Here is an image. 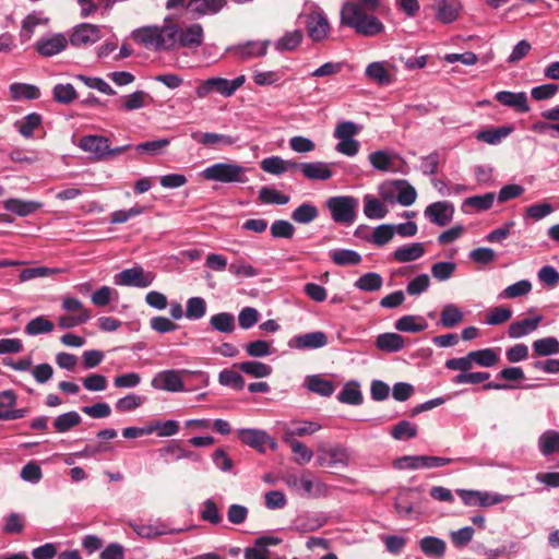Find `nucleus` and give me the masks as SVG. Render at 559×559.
<instances>
[{
	"instance_id": "obj_10",
	"label": "nucleus",
	"mask_w": 559,
	"mask_h": 559,
	"mask_svg": "<svg viewBox=\"0 0 559 559\" xmlns=\"http://www.w3.org/2000/svg\"><path fill=\"white\" fill-rule=\"evenodd\" d=\"M238 438L242 443L255 449L260 453L265 452V445H269L272 450L277 449L275 439L270 437L264 430L240 429L238 430Z\"/></svg>"
},
{
	"instance_id": "obj_41",
	"label": "nucleus",
	"mask_w": 559,
	"mask_h": 559,
	"mask_svg": "<svg viewBox=\"0 0 559 559\" xmlns=\"http://www.w3.org/2000/svg\"><path fill=\"white\" fill-rule=\"evenodd\" d=\"M238 367L243 373L253 378H265L272 373L270 365L257 360L240 362Z\"/></svg>"
},
{
	"instance_id": "obj_29",
	"label": "nucleus",
	"mask_w": 559,
	"mask_h": 559,
	"mask_svg": "<svg viewBox=\"0 0 559 559\" xmlns=\"http://www.w3.org/2000/svg\"><path fill=\"white\" fill-rule=\"evenodd\" d=\"M405 345L404 338L397 333H382L377 336L376 346L385 353L400 352Z\"/></svg>"
},
{
	"instance_id": "obj_35",
	"label": "nucleus",
	"mask_w": 559,
	"mask_h": 559,
	"mask_svg": "<svg viewBox=\"0 0 559 559\" xmlns=\"http://www.w3.org/2000/svg\"><path fill=\"white\" fill-rule=\"evenodd\" d=\"M395 329L401 332L417 333L427 329L428 324L421 317L404 316L395 324Z\"/></svg>"
},
{
	"instance_id": "obj_14",
	"label": "nucleus",
	"mask_w": 559,
	"mask_h": 559,
	"mask_svg": "<svg viewBox=\"0 0 559 559\" xmlns=\"http://www.w3.org/2000/svg\"><path fill=\"white\" fill-rule=\"evenodd\" d=\"M270 40H250L229 48L235 57L240 60L263 57L269 48Z\"/></svg>"
},
{
	"instance_id": "obj_27",
	"label": "nucleus",
	"mask_w": 559,
	"mask_h": 559,
	"mask_svg": "<svg viewBox=\"0 0 559 559\" xmlns=\"http://www.w3.org/2000/svg\"><path fill=\"white\" fill-rule=\"evenodd\" d=\"M305 385L310 392L324 397L331 396L335 391L334 383L323 378L321 374L308 376L306 378Z\"/></svg>"
},
{
	"instance_id": "obj_12",
	"label": "nucleus",
	"mask_w": 559,
	"mask_h": 559,
	"mask_svg": "<svg viewBox=\"0 0 559 559\" xmlns=\"http://www.w3.org/2000/svg\"><path fill=\"white\" fill-rule=\"evenodd\" d=\"M306 26L308 35L313 41L325 39L330 33L328 17L319 10H314L307 15Z\"/></svg>"
},
{
	"instance_id": "obj_36",
	"label": "nucleus",
	"mask_w": 559,
	"mask_h": 559,
	"mask_svg": "<svg viewBox=\"0 0 559 559\" xmlns=\"http://www.w3.org/2000/svg\"><path fill=\"white\" fill-rule=\"evenodd\" d=\"M40 205V203L35 201H23L20 199H9L4 202V209L19 216H27L39 209Z\"/></svg>"
},
{
	"instance_id": "obj_8",
	"label": "nucleus",
	"mask_w": 559,
	"mask_h": 559,
	"mask_svg": "<svg viewBox=\"0 0 559 559\" xmlns=\"http://www.w3.org/2000/svg\"><path fill=\"white\" fill-rule=\"evenodd\" d=\"M195 372L182 369V370H164L157 372L151 381V385L156 390H163L167 392H181L185 390L182 381L183 374H194ZM202 374V372H197Z\"/></svg>"
},
{
	"instance_id": "obj_40",
	"label": "nucleus",
	"mask_w": 559,
	"mask_h": 559,
	"mask_svg": "<svg viewBox=\"0 0 559 559\" xmlns=\"http://www.w3.org/2000/svg\"><path fill=\"white\" fill-rule=\"evenodd\" d=\"M11 98L17 99H37L40 96L39 88L26 83H13L10 85Z\"/></svg>"
},
{
	"instance_id": "obj_6",
	"label": "nucleus",
	"mask_w": 559,
	"mask_h": 559,
	"mask_svg": "<svg viewBox=\"0 0 559 559\" xmlns=\"http://www.w3.org/2000/svg\"><path fill=\"white\" fill-rule=\"evenodd\" d=\"M326 206L334 222L350 225L356 218L358 201L353 197H333L326 201Z\"/></svg>"
},
{
	"instance_id": "obj_11",
	"label": "nucleus",
	"mask_w": 559,
	"mask_h": 559,
	"mask_svg": "<svg viewBox=\"0 0 559 559\" xmlns=\"http://www.w3.org/2000/svg\"><path fill=\"white\" fill-rule=\"evenodd\" d=\"M102 37L100 26L82 23L74 27L69 41L74 47H86L97 43Z\"/></svg>"
},
{
	"instance_id": "obj_64",
	"label": "nucleus",
	"mask_w": 559,
	"mask_h": 559,
	"mask_svg": "<svg viewBox=\"0 0 559 559\" xmlns=\"http://www.w3.org/2000/svg\"><path fill=\"white\" fill-rule=\"evenodd\" d=\"M512 317V310L507 307H495L486 316L485 322L489 325H499L509 321Z\"/></svg>"
},
{
	"instance_id": "obj_43",
	"label": "nucleus",
	"mask_w": 559,
	"mask_h": 559,
	"mask_svg": "<svg viewBox=\"0 0 559 559\" xmlns=\"http://www.w3.org/2000/svg\"><path fill=\"white\" fill-rule=\"evenodd\" d=\"M532 290V283L528 280H521L506 287L500 294V299H514L526 296Z\"/></svg>"
},
{
	"instance_id": "obj_31",
	"label": "nucleus",
	"mask_w": 559,
	"mask_h": 559,
	"mask_svg": "<svg viewBox=\"0 0 559 559\" xmlns=\"http://www.w3.org/2000/svg\"><path fill=\"white\" fill-rule=\"evenodd\" d=\"M538 449L545 456L559 453V431L547 430L538 438Z\"/></svg>"
},
{
	"instance_id": "obj_46",
	"label": "nucleus",
	"mask_w": 559,
	"mask_h": 559,
	"mask_svg": "<svg viewBox=\"0 0 559 559\" xmlns=\"http://www.w3.org/2000/svg\"><path fill=\"white\" fill-rule=\"evenodd\" d=\"M53 323L44 316H39L31 320L25 325V333L29 336H36L39 334L50 333L53 331Z\"/></svg>"
},
{
	"instance_id": "obj_17",
	"label": "nucleus",
	"mask_w": 559,
	"mask_h": 559,
	"mask_svg": "<svg viewBox=\"0 0 559 559\" xmlns=\"http://www.w3.org/2000/svg\"><path fill=\"white\" fill-rule=\"evenodd\" d=\"M366 76L378 85H390L394 82V74L389 63L374 61L367 66Z\"/></svg>"
},
{
	"instance_id": "obj_44",
	"label": "nucleus",
	"mask_w": 559,
	"mask_h": 559,
	"mask_svg": "<svg viewBox=\"0 0 559 559\" xmlns=\"http://www.w3.org/2000/svg\"><path fill=\"white\" fill-rule=\"evenodd\" d=\"M319 216L317 206L311 203H302L292 213V218L299 224H309Z\"/></svg>"
},
{
	"instance_id": "obj_63",
	"label": "nucleus",
	"mask_w": 559,
	"mask_h": 559,
	"mask_svg": "<svg viewBox=\"0 0 559 559\" xmlns=\"http://www.w3.org/2000/svg\"><path fill=\"white\" fill-rule=\"evenodd\" d=\"M144 397L136 395L134 393L127 394L126 396L119 399L115 407L120 413H127L134 411L140 407L144 403Z\"/></svg>"
},
{
	"instance_id": "obj_30",
	"label": "nucleus",
	"mask_w": 559,
	"mask_h": 559,
	"mask_svg": "<svg viewBox=\"0 0 559 559\" xmlns=\"http://www.w3.org/2000/svg\"><path fill=\"white\" fill-rule=\"evenodd\" d=\"M535 356L545 357L559 354V340L554 336H547L535 340L532 344Z\"/></svg>"
},
{
	"instance_id": "obj_37",
	"label": "nucleus",
	"mask_w": 559,
	"mask_h": 559,
	"mask_svg": "<svg viewBox=\"0 0 559 559\" xmlns=\"http://www.w3.org/2000/svg\"><path fill=\"white\" fill-rule=\"evenodd\" d=\"M468 358L472 359L473 365L475 364L486 368L492 367L499 361V356L493 348H484L469 352Z\"/></svg>"
},
{
	"instance_id": "obj_48",
	"label": "nucleus",
	"mask_w": 559,
	"mask_h": 559,
	"mask_svg": "<svg viewBox=\"0 0 559 559\" xmlns=\"http://www.w3.org/2000/svg\"><path fill=\"white\" fill-rule=\"evenodd\" d=\"M321 428L322 426L317 421H297L293 424V428L284 433V437L294 439V437L310 436L319 431Z\"/></svg>"
},
{
	"instance_id": "obj_54",
	"label": "nucleus",
	"mask_w": 559,
	"mask_h": 559,
	"mask_svg": "<svg viewBox=\"0 0 559 559\" xmlns=\"http://www.w3.org/2000/svg\"><path fill=\"white\" fill-rule=\"evenodd\" d=\"M206 313V301L202 297H191L187 300L186 318L199 320Z\"/></svg>"
},
{
	"instance_id": "obj_39",
	"label": "nucleus",
	"mask_w": 559,
	"mask_h": 559,
	"mask_svg": "<svg viewBox=\"0 0 559 559\" xmlns=\"http://www.w3.org/2000/svg\"><path fill=\"white\" fill-rule=\"evenodd\" d=\"M464 319L462 310L454 304H447L440 313V323L444 328H454Z\"/></svg>"
},
{
	"instance_id": "obj_49",
	"label": "nucleus",
	"mask_w": 559,
	"mask_h": 559,
	"mask_svg": "<svg viewBox=\"0 0 559 559\" xmlns=\"http://www.w3.org/2000/svg\"><path fill=\"white\" fill-rule=\"evenodd\" d=\"M495 201V193L488 192L483 195H474L464 200L462 210L467 212V207H474L477 211L489 210Z\"/></svg>"
},
{
	"instance_id": "obj_2",
	"label": "nucleus",
	"mask_w": 559,
	"mask_h": 559,
	"mask_svg": "<svg viewBox=\"0 0 559 559\" xmlns=\"http://www.w3.org/2000/svg\"><path fill=\"white\" fill-rule=\"evenodd\" d=\"M168 41L170 51L177 48L195 49L204 41V31L201 24H178L173 16H168Z\"/></svg>"
},
{
	"instance_id": "obj_61",
	"label": "nucleus",
	"mask_w": 559,
	"mask_h": 559,
	"mask_svg": "<svg viewBox=\"0 0 559 559\" xmlns=\"http://www.w3.org/2000/svg\"><path fill=\"white\" fill-rule=\"evenodd\" d=\"M53 99L60 104H70L76 98V91L70 83L57 84L52 91Z\"/></svg>"
},
{
	"instance_id": "obj_55",
	"label": "nucleus",
	"mask_w": 559,
	"mask_h": 559,
	"mask_svg": "<svg viewBox=\"0 0 559 559\" xmlns=\"http://www.w3.org/2000/svg\"><path fill=\"white\" fill-rule=\"evenodd\" d=\"M417 426L409 423L408 420H402L392 427L391 436L395 440H408L417 436Z\"/></svg>"
},
{
	"instance_id": "obj_47",
	"label": "nucleus",
	"mask_w": 559,
	"mask_h": 559,
	"mask_svg": "<svg viewBox=\"0 0 559 559\" xmlns=\"http://www.w3.org/2000/svg\"><path fill=\"white\" fill-rule=\"evenodd\" d=\"M283 439L285 442L289 443L293 453L296 455L295 461L297 464L302 465L312 460L313 452L307 448L306 444L289 437H283Z\"/></svg>"
},
{
	"instance_id": "obj_38",
	"label": "nucleus",
	"mask_w": 559,
	"mask_h": 559,
	"mask_svg": "<svg viewBox=\"0 0 559 559\" xmlns=\"http://www.w3.org/2000/svg\"><path fill=\"white\" fill-rule=\"evenodd\" d=\"M330 258L334 264L340 266L357 265L361 262V255L350 249H337L330 252Z\"/></svg>"
},
{
	"instance_id": "obj_26",
	"label": "nucleus",
	"mask_w": 559,
	"mask_h": 559,
	"mask_svg": "<svg viewBox=\"0 0 559 559\" xmlns=\"http://www.w3.org/2000/svg\"><path fill=\"white\" fill-rule=\"evenodd\" d=\"M514 128L512 126H503L499 128H489L485 130H480L475 133V139L477 141L490 144V145H497L499 144L504 138L510 135L513 132Z\"/></svg>"
},
{
	"instance_id": "obj_13",
	"label": "nucleus",
	"mask_w": 559,
	"mask_h": 559,
	"mask_svg": "<svg viewBox=\"0 0 559 559\" xmlns=\"http://www.w3.org/2000/svg\"><path fill=\"white\" fill-rule=\"evenodd\" d=\"M424 214L432 224L445 226L453 218L454 206L447 201H438L429 204Z\"/></svg>"
},
{
	"instance_id": "obj_60",
	"label": "nucleus",
	"mask_w": 559,
	"mask_h": 559,
	"mask_svg": "<svg viewBox=\"0 0 559 559\" xmlns=\"http://www.w3.org/2000/svg\"><path fill=\"white\" fill-rule=\"evenodd\" d=\"M218 381L222 385L231 386L241 390L245 386V379L240 373L231 369H224L218 374Z\"/></svg>"
},
{
	"instance_id": "obj_32",
	"label": "nucleus",
	"mask_w": 559,
	"mask_h": 559,
	"mask_svg": "<svg viewBox=\"0 0 559 559\" xmlns=\"http://www.w3.org/2000/svg\"><path fill=\"white\" fill-rule=\"evenodd\" d=\"M341 403L348 405H360L364 401L362 393L359 389L357 381H349L345 383L344 388L337 395Z\"/></svg>"
},
{
	"instance_id": "obj_45",
	"label": "nucleus",
	"mask_w": 559,
	"mask_h": 559,
	"mask_svg": "<svg viewBox=\"0 0 559 559\" xmlns=\"http://www.w3.org/2000/svg\"><path fill=\"white\" fill-rule=\"evenodd\" d=\"M211 326L222 333H231L235 330V317L229 312H219L210 318Z\"/></svg>"
},
{
	"instance_id": "obj_52",
	"label": "nucleus",
	"mask_w": 559,
	"mask_h": 559,
	"mask_svg": "<svg viewBox=\"0 0 559 559\" xmlns=\"http://www.w3.org/2000/svg\"><path fill=\"white\" fill-rule=\"evenodd\" d=\"M82 418L79 413L71 411L64 414L59 415L53 420V428L57 432H67L78 426L81 423Z\"/></svg>"
},
{
	"instance_id": "obj_25",
	"label": "nucleus",
	"mask_w": 559,
	"mask_h": 559,
	"mask_svg": "<svg viewBox=\"0 0 559 559\" xmlns=\"http://www.w3.org/2000/svg\"><path fill=\"white\" fill-rule=\"evenodd\" d=\"M191 138L203 145L214 146V145H223L230 146L234 145L237 141V136L228 135V134H219L214 132H193Z\"/></svg>"
},
{
	"instance_id": "obj_59",
	"label": "nucleus",
	"mask_w": 559,
	"mask_h": 559,
	"mask_svg": "<svg viewBox=\"0 0 559 559\" xmlns=\"http://www.w3.org/2000/svg\"><path fill=\"white\" fill-rule=\"evenodd\" d=\"M399 193L396 197V202L403 206L412 205L417 199V192L415 188L409 185L406 180H397Z\"/></svg>"
},
{
	"instance_id": "obj_22",
	"label": "nucleus",
	"mask_w": 559,
	"mask_h": 559,
	"mask_svg": "<svg viewBox=\"0 0 559 559\" xmlns=\"http://www.w3.org/2000/svg\"><path fill=\"white\" fill-rule=\"evenodd\" d=\"M495 98L501 105L511 107L519 112H527L530 110L527 96L524 92L513 93L509 91H501L496 94Z\"/></svg>"
},
{
	"instance_id": "obj_9",
	"label": "nucleus",
	"mask_w": 559,
	"mask_h": 559,
	"mask_svg": "<svg viewBox=\"0 0 559 559\" xmlns=\"http://www.w3.org/2000/svg\"><path fill=\"white\" fill-rule=\"evenodd\" d=\"M155 280L152 272H145L142 266L122 270L114 277V283L120 286L148 287Z\"/></svg>"
},
{
	"instance_id": "obj_53",
	"label": "nucleus",
	"mask_w": 559,
	"mask_h": 559,
	"mask_svg": "<svg viewBox=\"0 0 559 559\" xmlns=\"http://www.w3.org/2000/svg\"><path fill=\"white\" fill-rule=\"evenodd\" d=\"M302 37V33L299 29L287 32L275 43V49L278 51L295 50L300 45Z\"/></svg>"
},
{
	"instance_id": "obj_23",
	"label": "nucleus",
	"mask_w": 559,
	"mask_h": 559,
	"mask_svg": "<svg viewBox=\"0 0 559 559\" xmlns=\"http://www.w3.org/2000/svg\"><path fill=\"white\" fill-rule=\"evenodd\" d=\"M425 252L426 248L423 242H413L396 248L393 252V259L399 263L413 262L420 259Z\"/></svg>"
},
{
	"instance_id": "obj_51",
	"label": "nucleus",
	"mask_w": 559,
	"mask_h": 559,
	"mask_svg": "<svg viewBox=\"0 0 559 559\" xmlns=\"http://www.w3.org/2000/svg\"><path fill=\"white\" fill-rule=\"evenodd\" d=\"M382 285L383 278L380 274L374 272L366 273L355 282V287L362 292H377Z\"/></svg>"
},
{
	"instance_id": "obj_21",
	"label": "nucleus",
	"mask_w": 559,
	"mask_h": 559,
	"mask_svg": "<svg viewBox=\"0 0 559 559\" xmlns=\"http://www.w3.org/2000/svg\"><path fill=\"white\" fill-rule=\"evenodd\" d=\"M542 320V316H535L532 318L513 321L508 328V335L510 338L524 337L536 331Z\"/></svg>"
},
{
	"instance_id": "obj_18",
	"label": "nucleus",
	"mask_w": 559,
	"mask_h": 559,
	"mask_svg": "<svg viewBox=\"0 0 559 559\" xmlns=\"http://www.w3.org/2000/svg\"><path fill=\"white\" fill-rule=\"evenodd\" d=\"M68 39L62 34L40 38L36 43V50L40 56L52 57L67 48Z\"/></svg>"
},
{
	"instance_id": "obj_19",
	"label": "nucleus",
	"mask_w": 559,
	"mask_h": 559,
	"mask_svg": "<svg viewBox=\"0 0 559 559\" xmlns=\"http://www.w3.org/2000/svg\"><path fill=\"white\" fill-rule=\"evenodd\" d=\"M542 117L551 122L537 121L532 126V130L537 133H550L551 138H557L559 135V106L543 111Z\"/></svg>"
},
{
	"instance_id": "obj_15",
	"label": "nucleus",
	"mask_w": 559,
	"mask_h": 559,
	"mask_svg": "<svg viewBox=\"0 0 559 559\" xmlns=\"http://www.w3.org/2000/svg\"><path fill=\"white\" fill-rule=\"evenodd\" d=\"M84 152L93 155L97 160L108 158L109 140L102 135H85L79 145Z\"/></svg>"
},
{
	"instance_id": "obj_20",
	"label": "nucleus",
	"mask_w": 559,
	"mask_h": 559,
	"mask_svg": "<svg viewBox=\"0 0 559 559\" xmlns=\"http://www.w3.org/2000/svg\"><path fill=\"white\" fill-rule=\"evenodd\" d=\"M227 3V0H188L187 10L195 16L214 15Z\"/></svg>"
},
{
	"instance_id": "obj_33",
	"label": "nucleus",
	"mask_w": 559,
	"mask_h": 559,
	"mask_svg": "<svg viewBox=\"0 0 559 559\" xmlns=\"http://www.w3.org/2000/svg\"><path fill=\"white\" fill-rule=\"evenodd\" d=\"M364 214L370 219H381L388 214L386 206L371 194L364 197Z\"/></svg>"
},
{
	"instance_id": "obj_57",
	"label": "nucleus",
	"mask_w": 559,
	"mask_h": 559,
	"mask_svg": "<svg viewBox=\"0 0 559 559\" xmlns=\"http://www.w3.org/2000/svg\"><path fill=\"white\" fill-rule=\"evenodd\" d=\"M169 139L147 141L135 145L134 150L139 154H147L154 156L160 154L169 145Z\"/></svg>"
},
{
	"instance_id": "obj_1",
	"label": "nucleus",
	"mask_w": 559,
	"mask_h": 559,
	"mask_svg": "<svg viewBox=\"0 0 559 559\" xmlns=\"http://www.w3.org/2000/svg\"><path fill=\"white\" fill-rule=\"evenodd\" d=\"M360 3L347 1L341 10L342 24L354 28L364 36H376L383 32L384 25L366 11H374L379 7V0H359Z\"/></svg>"
},
{
	"instance_id": "obj_58",
	"label": "nucleus",
	"mask_w": 559,
	"mask_h": 559,
	"mask_svg": "<svg viewBox=\"0 0 559 559\" xmlns=\"http://www.w3.org/2000/svg\"><path fill=\"white\" fill-rule=\"evenodd\" d=\"M259 199L261 202L266 204H280L284 205L289 202V197L281 193L274 188L262 187L259 191Z\"/></svg>"
},
{
	"instance_id": "obj_28",
	"label": "nucleus",
	"mask_w": 559,
	"mask_h": 559,
	"mask_svg": "<svg viewBox=\"0 0 559 559\" xmlns=\"http://www.w3.org/2000/svg\"><path fill=\"white\" fill-rule=\"evenodd\" d=\"M397 156L386 151H376L369 154L368 159L372 167L380 171H395V160Z\"/></svg>"
},
{
	"instance_id": "obj_7",
	"label": "nucleus",
	"mask_w": 559,
	"mask_h": 559,
	"mask_svg": "<svg viewBox=\"0 0 559 559\" xmlns=\"http://www.w3.org/2000/svg\"><path fill=\"white\" fill-rule=\"evenodd\" d=\"M284 481L289 488L311 497H321L328 493V486L323 481L307 474L301 476L289 474Z\"/></svg>"
},
{
	"instance_id": "obj_42",
	"label": "nucleus",
	"mask_w": 559,
	"mask_h": 559,
	"mask_svg": "<svg viewBox=\"0 0 559 559\" xmlns=\"http://www.w3.org/2000/svg\"><path fill=\"white\" fill-rule=\"evenodd\" d=\"M393 237L394 227H392V224H382L377 226L372 234L369 237H365V239L378 247H382L390 242Z\"/></svg>"
},
{
	"instance_id": "obj_3",
	"label": "nucleus",
	"mask_w": 559,
	"mask_h": 559,
	"mask_svg": "<svg viewBox=\"0 0 559 559\" xmlns=\"http://www.w3.org/2000/svg\"><path fill=\"white\" fill-rule=\"evenodd\" d=\"M247 168L236 163H216L202 171V177L222 183H245Z\"/></svg>"
},
{
	"instance_id": "obj_16",
	"label": "nucleus",
	"mask_w": 559,
	"mask_h": 559,
	"mask_svg": "<svg viewBox=\"0 0 559 559\" xmlns=\"http://www.w3.org/2000/svg\"><path fill=\"white\" fill-rule=\"evenodd\" d=\"M328 344L326 334L322 331H316L294 336L288 346L296 349H316L324 347Z\"/></svg>"
},
{
	"instance_id": "obj_50",
	"label": "nucleus",
	"mask_w": 559,
	"mask_h": 559,
	"mask_svg": "<svg viewBox=\"0 0 559 559\" xmlns=\"http://www.w3.org/2000/svg\"><path fill=\"white\" fill-rule=\"evenodd\" d=\"M346 462L347 453L346 450L342 447L332 448L319 457V464L321 466L333 467L337 464H346Z\"/></svg>"
},
{
	"instance_id": "obj_24",
	"label": "nucleus",
	"mask_w": 559,
	"mask_h": 559,
	"mask_svg": "<svg viewBox=\"0 0 559 559\" xmlns=\"http://www.w3.org/2000/svg\"><path fill=\"white\" fill-rule=\"evenodd\" d=\"M301 173L309 180H328L332 177L331 165L324 162L301 163Z\"/></svg>"
},
{
	"instance_id": "obj_34",
	"label": "nucleus",
	"mask_w": 559,
	"mask_h": 559,
	"mask_svg": "<svg viewBox=\"0 0 559 559\" xmlns=\"http://www.w3.org/2000/svg\"><path fill=\"white\" fill-rule=\"evenodd\" d=\"M420 550L426 556H431L436 558H442L445 552L447 545L444 540L433 536H426L419 542Z\"/></svg>"
},
{
	"instance_id": "obj_62",
	"label": "nucleus",
	"mask_w": 559,
	"mask_h": 559,
	"mask_svg": "<svg viewBox=\"0 0 559 559\" xmlns=\"http://www.w3.org/2000/svg\"><path fill=\"white\" fill-rule=\"evenodd\" d=\"M200 516L203 521L209 522L213 525L219 524L223 520L216 503L212 499H206L203 502V508L200 512Z\"/></svg>"
},
{
	"instance_id": "obj_5",
	"label": "nucleus",
	"mask_w": 559,
	"mask_h": 559,
	"mask_svg": "<svg viewBox=\"0 0 559 559\" xmlns=\"http://www.w3.org/2000/svg\"><path fill=\"white\" fill-rule=\"evenodd\" d=\"M245 81V75H239L234 80H227L218 76L210 78L200 82L195 88V95L198 98H205L210 94L216 92L224 97H230L243 85Z\"/></svg>"
},
{
	"instance_id": "obj_56",
	"label": "nucleus",
	"mask_w": 559,
	"mask_h": 559,
	"mask_svg": "<svg viewBox=\"0 0 559 559\" xmlns=\"http://www.w3.org/2000/svg\"><path fill=\"white\" fill-rule=\"evenodd\" d=\"M40 123L41 116L36 112H32L25 116L22 121L16 122L15 126L24 138H31L34 133V130L38 128Z\"/></svg>"
},
{
	"instance_id": "obj_4",
	"label": "nucleus",
	"mask_w": 559,
	"mask_h": 559,
	"mask_svg": "<svg viewBox=\"0 0 559 559\" xmlns=\"http://www.w3.org/2000/svg\"><path fill=\"white\" fill-rule=\"evenodd\" d=\"M168 34V16H166L162 26L141 27L134 32L133 38L146 48L170 51Z\"/></svg>"
}]
</instances>
